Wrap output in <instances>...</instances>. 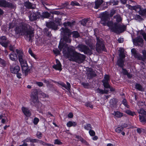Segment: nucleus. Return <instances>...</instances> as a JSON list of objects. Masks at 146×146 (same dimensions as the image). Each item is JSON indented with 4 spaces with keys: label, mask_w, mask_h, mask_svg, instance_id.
<instances>
[{
    "label": "nucleus",
    "mask_w": 146,
    "mask_h": 146,
    "mask_svg": "<svg viewBox=\"0 0 146 146\" xmlns=\"http://www.w3.org/2000/svg\"><path fill=\"white\" fill-rule=\"evenodd\" d=\"M114 23L112 21H108L110 19L109 14L106 11L102 14L101 18V23L104 26H108L111 30L115 33L118 34L124 31L125 27L124 25L120 24L121 22L122 18L119 14L115 15L113 17Z\"/></svg>",
    "instance_id": "obj_1"
},
{
    "label": "nucleus",
    "mask_w": 146,
    "mask_h": 146,
    "mask_svg": "<svg viewBox=\"0 0 146 146\" xmlns=\"http://www.w3.org/2000/svg\"><path fill=\"white\" fill-rule=\"evenodd\" d=\"M59 49L61 50L63 49L64 56L68 58L70 61H74L79 64L82 63L85 60V55L75 51L73 47H68L66 44H63L60 43L58 46Z\"/></svg>",
    "instance_id": "obj_2"
},
{
    "label": "nucleus",
    "mask_w": 146,
    "mask_h": 146,
    "mask_svg": "<svg viewBox=\"0 0 146 146\" xmlns=\"http://www.w3.org/2000/svg\"><path fill=\"white\" fill-rule=\"evenodd\" d=\"M33 30L29 25L21 23L17 26L15 29V34L25 35V38L28 41H31L33 37Z\"/></svg>",
    "instance_id": "obj_3"
},
{
    "label": "nucleus",
    "mask_w": 146,
    "mask_h": 146,
    "mask_svg": "<svg viewBox=\"0 0 146 146\" xmlns=\"http://www.w3.org/2000/svg\"><path fill=\"white\" fill-rule=\"evenodd\" d=\"M16 52L18 56L19 61L21 65L23 73L24 74L25 76H26L29 71V69H28V66L25 59V56L23 52L21 50L17 49Z\"/></svg>",
    "instance_id": "obj_4"
},
{
    "label": "nucleus",
    "mask_w": 146,
    "mask_h": 146,
    "mask_svg": "<svg viewBox=\"0 0 146 146\" xmlns=\"http://www.w3.org/2000/svg\"><path fill=\"white\" fill-rule=\"evenodd\" d=\"M74 23L75 22L64 23L63 25L65 28H62L60 29V31L62 34L64 35V40L66 42H70L71 40L70 38V37L71 36L70 34V31L66 27L67 26L71 27L72 26L74 25Z\"/></svg>",
    "instance_id": "obj_5"
},
{
    "label": "nucleus",
    "mask_w": 146,
    "mask_h": 146,
    "mask_svg": "<svg viewBox=\"0 0 146 146\" xmlns=\"http://www.w3.org/2000/svg\"><path fill=\"white\" fill-rule=\"evenodd\" d=\"M131 53L133 56L138 60H141L146 63V50H144L142 51V56L137 52L135 48L131 50Z\"/></svg>",
    "instance_id": "obj_6"
},
{
    "label": "nucleus",
    "mask_w": 146,
    "mask_h": 146,
    "mask_svg": "<svg viewBox=\"0 0 146 146\" xmlns=\"http://www.w3.org/2000/svg\"><path fill=\"white\" fill-rule=\"evenodd\" d=\"M139 115L140 121L142 123H146V111L143 108H141L137 110Z\"/></svg>",
    "instance_id": "obj_7"
},
{
    "label": "nucleus",
    "mask_w": 146,
    "mask_h": 146,
    "mask_svg": "<svg viewBox=\"0 0 146 146\" xmlns=\"http://www.w3.org/2000/svg\"><path fill=\"white\" fill-rule=\"evenodd\" d=\"M78 49L81 52H83L85 54H91L92 51L90 48L86 46L83 44H79L77 47Z\"/></svg>",
    "instance_id": "obj_8"
},
{
    "label": "nucleus",
    "mask_w": 146,
    "mask_h": 146,
    "mask_svg": "<svg viewBox=\"0 0 146 146\" xmlns=\"http://www.w3.org/2000/svg\"><path fill=\"white\" fill-rule=\"evenodd\" d=\"M96 38L97 42L96 44V50L98 52H100L102 50H104L105 46L102 39H100L97 36L96 37Z\"/></svg>",
    "instance_id": "obj_9"
},
{
    "label": "nucleus",
    "mask_w": 146,
    "mask_h": 146,
    "mask_svg": "<svg viewBox=\"0 0 146 146\" xmlns=\"http://www.w3.org/2000/svg\"><path fill=\"white\" fill-rule=\"evenodd\" d=\"M109 76L108 75H105L102 82L103 83L104 86L105 88H109L110 89L111 91H114V89L113 88L110 87L109 84Z\"/></svg>",
    "instance_id": "obj_10"
},
{
    "label": "nucleus",
    "mask_w": 146,
    "mask_h": 146,
    "mask_svg": "<svg viewBox=\"0 0 146 146\" xmlns=\"http://www.w3.org/2000/svg\"><path fill=\"white\" fill-rule=\"evenodd\" d=\"M31 98L32 100V102L36 105L38 104L39 105H41L42 104L39 102V100L38 99L37 96V93L36 90H35V92H33L31 94Z\"/></svg>",
    "instance_id": "obj_11"
},
{
    "label": "nucleus",
    "mask_w": 146,
    "mask_h": 146,
    "mask_svg": "<svg viewBox=\"0 0 146 146\" xmlns=\"http://www.w3.org/2000/svg\"><path fill=\"white\" fill-rule=\"evenodd\" d=\"M134 44L138 46H142L143 40L142 37L139 36L133 39Z\"/></svg>",
    "instance_id": "obj_12"
},
{
    "label": "nucleus",
    "mask_w": 146,
    "mask_h": 146,
    "mask_svg": "<svg viewBox=\"0 0 146 146\" xmlns=\"http://www.w3.org/2000/svg\"><path fill=\"white\" fill-rule=\"evenodd\" d=\"M12 6V4L5 0H0V7H7Z\"/></svg>",
    "instance_id": "obj_13"
},
{
    "label": "nucleus",
    "mask_w": 146,
    "mask_h": 146,
    "mask_svg": "<svg viewBox=\"0 0 146 146\" xmlns=\"http://www.w3.org/2000/svg\"><path fill=\"white\" fill-rule=\"evenodd\" d=\"M0 43L1 44L5 47L7 46L8 42L7 40L6 37L5 36L1 37L0 38Z\"/></svg>",
    "instance_id": "obj_14"
},
{
    "label": "nucleus",
    "mask_w": 146,
    "mask_h": 146,
    "mask_svg": "<svg viewBox=\"0 0 146 146\" xmlns=\"http://www.w3.org/2000/svg\"><path fill=\"white\" fill-rule=\"evenodd\" d=\"M10 69L11 72L15 74H17L20 70L19 67L17 65L14 66H11Z\"/></svg>",
    "instance_id": "obj_15"
},
{
    "label": "nucleus",
    "mask_w": 146,
    "mask_h": 146,
    "mask_svg": "<svg viewBox=\"0 0 146 146\" xmlns=\"http://www.w3.org/2000/svg\"><path fill=\"white\" fill-rule=\"evenodd\" d=\"M9 57L11 60L15 62L17 61L18 59L17 55L13 52L9 54Z\"/></svg>",
    "instance_id": "obj_16"
},
{
    "label": "nucleus",
    "mask_w": 146,
    "mask_h": 146,
    "mask_svg": "<svg viewBox=\"0 0 146 146\" xmlns=\"http://www.w3.org/2000/svg\"><path fill=\"white\" fill-rule=\"evenodd\" d=\"M56 64L54 65L52 67L53 68L55 69L56 70H61V64H60V61L57 59L56 60Z\"/></svg>",
    "instance_id": "obj_17"
},
{
    "label": "nucleus",
    "mask_w": 146,
    "mask_h": 146,
    "mask_svg": "<svg viewBox=\"0 0 146 146\" xmlns=\"http://www.w3.org/2000/svg\"><path fill=\"white\" fill-rule=\"evenodd\" d=\"M22 110L24 114L27 117H29L31 115V111L28 108L22 107Z\"/></svg>",
    "instance_id": "obj_18"
},
{
    "label": "nucleus",
    "mask_w": 146,
    "mask_h": 146,
    "mask_svg": "<svg viewBox=\"0 0 146 146\" xmlns=\"http://www.w3.org/2000/svg\"><path fill=\"white\" fill-rule=\"evenodd\" d=\"M47 27L49 28H51L54 30H56L57 29V26L53 22H49L46 24Z\"/></svg>",
    "instance_id": "obj_19"
},
{
    "label": "nucleus",
    "mask_w": 146,
    "mask_h": 146,
    "mask_svg": "<svg viewBox=\"0 0 146 146\" xmlns=\"http://www.w3.org/2000/svg\"><path fill=\"white\" fill-rule=\"evenodd\" d=\"M36 14L33 12H31L30 15L29 16V20L31 21H35L37 19L38 17Z\"/></svg>",
    "instance_id": "obj_20"
},
{
    "label": "nucleus",
    "mask_w": 146,
    "mask_h": 146,
    "mask_svg": "<svg viewBox=\"0 0 146 146\" xmlns=\"http://www.w3.org/2000/svg\"><path fill=\"white\" fill-rule=\"evenodd\" d=\"M58 84L68 90H69L70 89L71 87L70 85V84L68 82H66L67 85H66L65 84L62 82H58Z\"/></svg>",
    "instance_id": "obj_21"
},
{
    "label": "nucleus",
    "mask_w": 146,
    "mask_h": 146,
    "mask_svg": "<svg viewBox=\"0 0 146 146\" xmlns=\"http://www.w3.org/2000/svg\"><path fill=\"white\" fill-rule=\"evenodd\" d=\"M119 51V59H122L125 57V55L124 53V49L122 48H120Z\"/></svg>",
    "instance_id": "obj_22"
},
{
    "label": "nucleus",
    "mask_w": 146,
    "mask_h": 146,
    "mask_svg": "<svg viewBox=\"0 0 146 146\" xmlns=\"http://www.w3.org/2000/svg\"><path fill=\"white\" fill-rule=\"evenodd\" d=\"M103 2V0H96L95 2V6L94 8L98 9Z\"/></svg>",
    "instance_id": "obj_23"
},
{
    "label": "nucleus",
    "mask_w": 146,
    "mask_h": 146,
    "mask_svg": "<svg viewBox=\"0 0 146 146\" xmlns=\"http://www.w3.org/2000/svg\"><path fill=\"white\" fill-rule=\"evenodd\" d=\"M113 115H114L115 118H121L124 115L123 113L118 111L114 112Z\"/></svg>",
    "instance_id": "obj_24"
},
{
    "label": "nucleus",
    "mask_w": 146,
    "mask_h": 146,
    "mask_svg": "<svg viewBox=\"0 0 146 146\" xmlns=\"http://www.w3.org/2000/svg\"><path fill=\"white\" fill-rule=\"evenodd\" d=\"M23 141L26 142L30 141L32 143H36L38 142V141H39V140L36 139H31L30 137H28L26 139L24 140Z\"/></svg>",
    "instance_id": "obj_25"
},
{
    "label": "nucleus",
    "mask_w": 146,
    "mask_h": 146,
    "mask_svg": "<svg viewBox=\"0 0 146 146\" xmlns=\"http://www.w3.org/2000/svg\"><path fill=\"white\" fill-rule=\"evenodd\" d=\"M96 92L97 93L101 94H107L109 90L107 89L103 90L98 88L97 89Z\"/></svg>",
    "instance_id": "obj_26"
},
{
    "label": "nucleus",
    "mask_w": 146,
    "mask_h": 146,
    "mask_svg": "<svg viewBox=\"0 0 146 146\" xmlns=\"http://www.w3.org/2000/svg\"><path fill=\"white\" fill-rule=\"evenodd\" d=\"M25 6L28 9H33L34 7H33V4L29 1H27L25 3Z\"/></svg>",
    "instance_id": "obj_27"
},
{
    "label": "nucleus",
    "mask_w": 146,
    "mask_h": 146,
    "mask_svg": "<svg viewBox=\"0 0 146 146\" xmlns=\"http://www.w3.org/2000/svg\"><path fill=\"white\" fill-rule=\"evenodd\" d=\"M117 65L121 68H123L124 65V61L122 59H119L117 61Z\"/></svg>",
    "instance_id": "obj_28"
},
{
    "label": "nucleus",
    "mask_w": 146,
    "mask_h": 146,
    "mask_svg": "<svg viewBox=\"0 0 146 146\" xmlns=\"http://www.w3.org/2000/svg\"><path fill=\"white\" fill-rule=\"evenodd\" d=\"M89 72H87L88 76L90 77L94 76H95V74L94 72L92 71L91 69H89Z\"/></svg>",
    "instance_id": "obj_29"
},
{
    "label": "nucleus",
    "mask_w": 146,
    "mask_h": 146,
    "mask_svg": "<svg viewBox=\"0 0 146 146\" xmlns=\"http://www.w3.org/2000/svg\"><path fill=\"white\" fill-rule=\"evenodd\" d=\"M67 126L68 127H70L72 126H75L76 125V122L72 121H69L67 123Z\"/></svg>",
    "instance_id": "obj_30"
},
{
    "label": "nucleus",
    "mask_w": 146,
    "mask_h": 146,
    "mask_svg": "<svg viewBox=\"0 0 146 146\" xmlns=\"http://www.w3.org/2000/svg\"><path fill=\"white\" fill-rule=\"evenodd\" d=\"M125 112L127 114L132 116H133L135 114L134 112L132 111L131 110H125Z\"/></svg>",
    "instance_id": "obj_31"
},
{
    "label": "nucleus",
    "mask_w": 146,
    "mask_h": 146,
    "mask_svg": "<svg viewBox=\"0 0 146 146\" xmlns=\"http://www.w3.org/2000/svg\"><path fill=\"white\" fill-rule=\"evenodd\" d=\"M135 88L136 89L139 91H143V89L142 86L139 84H136Z\"/></svg>",
    "instance_id": "obj_32"
},
{
    "label": "nucleus",
    "mask_w": 146,
    "mask_h": 146,
    "mask_svg": "<svg viewBox=\"0 0 146 146\" xmlns=\"http://www.w3.org/2000/svg\"><path fill=\"white\" fill-rule=\"evenodd\" d=\"M139 14L141 15L146 17V9H142L139 12Z\"/></svg>",
    "instance_id": "obj_33"
},
{
    "label": "nucleus",
    "mask_w": 146,
    "mask_h": 146,
    "mask_svg": "<svg viewBox=\"0 0 146 146\" xmlns=\"http://www.w3.org/2000/svg\"><path fill=\"white\" fill-rule=\"evenodd\" d=\"M123 128L122 126H120L117 127L115 129V131L117 133H120L123 130Z\"/></svg>",
    "instance_id": "obj_34"
},
{
    "label": "nucleus",
    "mask_w": 146,
    "mask_h": 146,
    "mask_svg": "<svg viewBox=\"0 0 146 146\" xmlns=\"http://www.w3.org/2000/svg\"><path fill=\"white\" fill-rule=\"evenodd\" d=\"M84 128L85 129L88 130L92 129V126L90 124H87L84 125Z\"/></svg>",
    "instance_id": "obj_35"
},
{
    "label": "nucleus",
    "mask_w": 146,
    "mask_h": 146,
    "mask_svg": "<svg viewBox=\"0 0 146 146\" xmlns=\"http://www.w3.org/2000/svg\"><path fill=\"white\" fill-rule=\"evenodd\" d=\"M73 36L75 38H78L80 36L79 33L76 31H74L72 33Z\"/></svg>",
    "instance_id": "obj_36"
},
{
    "label": "nucleus",
    "mask_w": 146,
    "mask_h": 146,
    "mask_svg": "<svg viewBox=\"0 0 146 146\" xmlns=\"http://www.w3.org/2000/svg\"><path fill=\"white\" fill-rule=\"evenodd\" d=\"M50 14L48 12H43L41 15L42 17L44 18H47L49 16Z\"/></svg>",
    "instance_id": "obj_37"
},
{
    "label": "nucleus",
    "mask_w": 146,
    "mask_h": 146,
    "mask_svg": "<svg viewBox=\"0 0 146 146\" xmlns=\"http://www.w3.org/2000/svg\"><path fill=\"white\" fill-rule=\"evenodd\" d=\"M140 34L143 36V38L146 41V33L143 31H141L140 32Z\"/></svg>",
    "instance_id": "obj_38"
},
{
    "label": "nucleus",
    "mask_w": 146,
    "mask_h": 146,
    "mask_svg": "<svg viewBox=\"0 0 146 146\" xmlns=\"http://www.w3.org/2000/svg\"><path fill=\"white\" fill-rule=\"evenodd\" d=\"M135 19L137 20H138L139 21H142L143 20V19L139 15H136L135 17Z\"/></svg>",
    "instance_id": "obj_39"
},
{
    "label": "nucleus",
    "mask_w": 146,
    "mask_h": 146,
    "mask_svg": "<svg viewBox=\"0 0 146 146\" xmlns=\"http://www.w3.org/2000/svg\"><path fill=\"white\" fill-rule=\"evenodd\" d=\"M122 103L127 108H129V106L127 104V101L126 100L123 99V100Z\"/></svg>",
    "instance_id": "obj_40"
},
{
    "label": "nucleus",
    "mask_w": 146,
    "mask_h": 146,
    "mask_svg": "<svg viewBox=\"0 0 146 146\" xmlns=\"http://www.w3.org/2000/svg\"><path fill=\"white\" fill-rule=\"evenodd\" d=\"M87 20L86 19H83L81 21V24L83 26H85L86 23L87 22Z\"/></svg>",
    "instance_id": "obj_41"
},
{
    "label": "nucleus",
    "mask_w": 146,
    "mask_h": 146,
    "mask_svg": "<svg viewBox=\"0 0 146 146\" xmlns=\"http://www.w3.org/2000/svg\"><path fill=\"white\" fill-rule=\"evenodd\" d=\"M71 5L73 6L80 5V4L76 1H72L71 3Z\"/></svg>",
    "instance_id": "obj_42"
},
{
    "label": "nucleus",
    "mask_w": 146,
    "mask_h": 146,
    "mask_svg": "<svg viewBox=\"0 0 146 146\" xmlns=\"http://www.w3.org/2000/svg\"><path fill=\"white\" fill-rule=\"evenodd\" d=\"M89 133L90 135L92 136H94L95 134V131L91 129L89 130Z\"/></svg>",
    "instance_id": "obj_43"
},
{
    "label": "nucleus",
    "mask_w": 146,
    "mask_h": 146,
    "mask_svg": "<svg viewBox=\"0 0 146 146\" xmlns=\"http://www.w3.org/2000/svg\"><path fill=\"white\" fill-rule=\"evenodd\" d=\"M53 52L54 54L56 56L60 54V51L58 49H54L53 50Z\"/></svg>",
    "instance_id": "obj_44"
},
{
    "label": "nucleus",
    "mask_w": 146,
    "mask_h": 146,
    "mask_svg": "<svg viewBox=\"0 0 146 146\" xmlns=\"http://www.w3.org/2000/svg\"><path fill=\"white\" fill-rule=\"evenodd\" d=\"M54 143L55 144L61 145L62 144V143L59 140L57 139L55 140Z\"/></svg>",
    "instance_id": "obj_45"
},
{
    "label": "nucleus",
    "mask_w": 146,
    "mask_h": 146,
    "mask_svg": "<svg viewBox=\"0 0 146 146\" xmlns=\"http://www.w3.org/2000/svg\"><path fill=\"white\" fill-rule=\"evenodd\" d=\"M39 119L38 118L35 117L34 119L33 123L35 125H36L39 122Z\"/></svg>",
    "instance_id": "obj_46"
},
{
    "label": "nucleus",
    "mask_w": 146,
    "mask_h": 146,
    "mask_svg": "<svg viewBox=\"0 0 146 146\" xmlns=\"http://www.w3.org/2000/svg\"><path fill=\"white\" fill-rule=\"evenodd\" d=\"M35 84H37L39 87L42 86L43 85V84L42 82H35Z\"/></svg>",
    "instance_id": "obj_47"
},
{
    "label": "nucleus",
    "mask_w": 146,
    "mask_h": 146,
    "mask_svg": "<svg viewBox=\"0 0 146 146\" xmlns=\"http://www.w3.org/2000/svg\"><path fill=\"white\" fill-rule=\"evenodd\" d=\"M116 12L115 10L114 9H112L111 11V12L110 14V17H112Z\"/></svg>",
    "instance_id": "obj_48"
},
{
    "label": "nucleus",
    "mask_w": 146,
    "mask_h": 146,
    "mask_svg": "<svg viewBox=\"0 0 146 146\" xmlns=\"http://www.w3.org/2000/svg\"><path fill=\"white\" fill-rule=\"evenodd\" d=\"M42 134L40 132H38L36 133V136L39 139L41 138L42 137Z\"/></svg>",
    "instance_id": "obj_49"
},
{
    "label": "nucleus",
    "mask_w": 146,
    "mask_h": 146,
    "mask_svg": "<svg viewBox=\"0 0 146 146\" xmlns=\"http://www.w3.org/2000/svg\"><path fill=\"white\" fill-rule=\"evenodd\" d=\"M126 6L131 10H133V9L134 6H132L129 5L127 4L126 5Z\"/></svg>",
    "instance_id": "obj_50"
},
{
    "label": "nucleus",
    "mask_w": 146,
    "mask_h": 146,
    "mask_svg": "<svg viewBox=\"0 0 146 146\" xmlns=\"http://www.w3.org/2000/svg\"><path fill=\"white\" fill-rule=\"evenodd\" d=\"M29 53L33 57H35V55L32 52V51L31 49L29 50Z\"/></svg>",
    "instance_id": "obj_51"
},
{
    "label": "nucleus",
    "mask_w": 146,
    "mask_h": 146,
    "mask_svg": "<svg viewBox=\"0 0 146 146\" xmlns=\"http://www.w3.org/2000/svg\"><path fill=\"white\" fill-rule=\"evenodd\" d=\"M143 129L142 128H137V132L139 133H141L143 131Z\"/></svg>",
    "instance_id": "obj_52"
},
{
    "label": "nucleus",
    "mask_w": 146,
    "mask_h": 146,
    "mask_svg": "<svg viewBox=\"0 0 146 146\" xmlns=\"http://www.w3.org/2000/svg\"><path fill=\"white\" fill-rule=\"evenodd\" d=\"M82 84L86 88H87L88 86V84L86 83H82Z\"/></svg>",
    "instance_id": "obj_53"
},
{
    "label": "nucleus",
    "mask_w": 146,
    "mask_h": 146,
    "mask_svg": "<svg viewBox=\"0 0 146 146\" xmlns=\"http://www.w3.org/2000/svg\"><path fill=\"white\" fill-rule=\"evenodd\" d=\"M76 137L78 139V140L81 141L82 143L84 140V139L78 136H77Z\"/></svg>",
    "instance_id": "obj_54"
},
{
    "label": "nucleus",
    "mask_w": 146,
    "mask_h": 146,
    "mask_svg": "<svg viewBox=\"0 0 146 146\" xmlns=\"http://www.w3.org/2000/svg\"><path fill=\"white\" fill-rule=\"evenodd\" d=\"M86 106L88 107H89L90 108H93V106L91 104V103H87L86 104Z\"/></svg>",
    "instance_id": "obj_55"
},
{
    "label": "nucleus",
    "mask_w": 146,
    "mask_h": 146,
    "mask_svg": "<svg viewBox=\"0 0 146 146\" xmlns=\"http://www.w3.org/2000/svg\"><path fill=\"white\" fill-rule=\"evenodd\" d=\"M122 72L124 74L127 75L128 73L125 69H123V68H122Z\"/></svg>",
    "instance_id": "obj_56"
},
{
    "label": "nucleus",
    "mask_w": 146,
    "mask_h": 146,
    "mask_svg": "<svg viewBox=\"0 0 146 146\" xmlns=\"http://www.w3.org/2000/svg\"><path fill=\"white\" fill-rule=\"evenodd\" d=\"M14 25H15L14 23H9V28L10 29L13 28L14 27Z\"/></svg>",
    "instance_id": "obj_57"
},
{
    "label": "nucleus",
    "mask_w": 146,
    "mask_h": 146,
    "mask_svg": "<svg viewBox=\"0 0 146 146\" xmlns=\"http://www.w3.org/2000/svg\"><path fill=\"white\" fill-rule=\"evenodd\" d=\"M111 3H113V5H116L118 4V1H117L113 0L112 1H111Z\"/></svg>",
    "instance_id": "obj_58"
},
{
    "label": "nucleus",
    "mask_w": 146,
    "mask_h": 146,
    "mask_svg": "<svg viewBox=\"0 0 146 146\" xmlns=\"http://www.w3.org/2000/svg\"><path fill=\"white\" fill-rule=\"evenodd\" d=\"M41 95L43 97H46L48 98V95L46 94L45 93H41Z\"/></svg>",
    "instance_id": "obj_59"
},
{
    "label": "nucleus",
    "mask_w": 146,
    "mask_h": 146,
    "mask_svg": "<svg viewBox=\"0 0 146 146\" xmlns=\"http://www.w3.org/2000/svg\"><path fill=\"white\" fill-rule=\"evenodd\" d=\"M140 6L139 5H137L134 6L133 7V10H134L135 11H136V10L138 9V7H140Z\"/></svg>",
    "instance_id": "obj_60"
},
{
    "label": "nucleus",
    "mask_w": 146,
    "mask_h": 146,
    "mask_svg": "<svg viewBox=\"0 0 146 146\" xmlns=\"http://www.w3.org/2000/svg\"><path fill=\"white\" fill-rule=\"evenodd\" d=\"M144 104V103L142 101L139 102L138 103V104L139 106H143Z\"/></svg>",
    "instance_id": "obj_61"
},
{
    "label": "nucleus",
    "mask_w": 146,
    "mask_h": 146,
    "mask_svg": "<svg viewBox=\"0 0 146 146\" xmlns=\"http://www.w3.org/2000/svg\"><path fill=\"white\" fill-rule=\"evenodd\" d=\"M142 10V9L141 7L140 6V7H138V9H137V10H136V12H138L139 13V12L141 11Z\"/></svg>",
    "instance_id": "obj_62"
},
{
    "label": "nucleus",
    "mask_w": 146,
    "mask_h": 146,
    "mask_svg": "<svg viewBox=\"0 0 146 146\" xmlns=\"http://www.w3.org/2000/svg\"><path fill=\"white\" fill-rule=\"evenodd\" d=\"M42 143H43L42 144L44 145H45L48 146H53V145L52 144L46 143H45L44 142H43Z\"/></svg>",
    "instance_id": "obj_63"
},
{
    "label": "nucleus",
    "mask_w": 146,
    "mask_h": 146,
    "mask_svg": "<svg viewBox=\"0 0 146 146\" xmlns=\"http://www.w3.org/2000/svg\"><path fill=\"white\" fill-rule=\"evenodd\" d=\"M118 41L119 43H121L123 42V38H119L118 39Z\"/></svg>",
    "instance_id": "obj_64"
}]
</instances>
